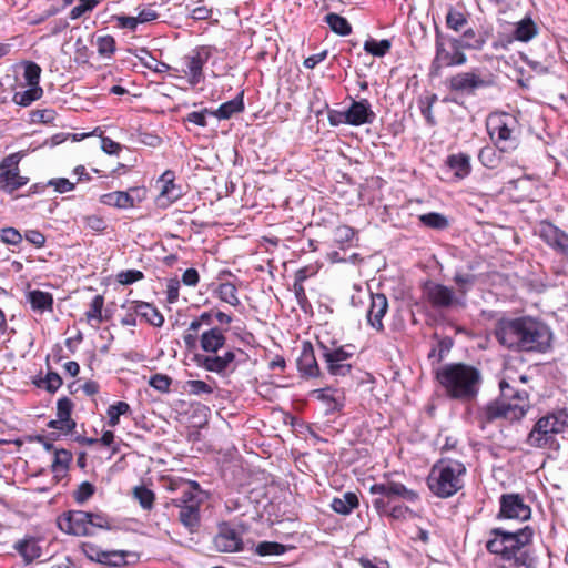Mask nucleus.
<instances>
[{
	"mask_svg": "<svg viewBox=\"0 0 568 568\" xmlns=\"http://www.w3.org/2000/svg\"><path fill=\"white\" fill-rule=\"evenodd\" d=\"M97 49L101 55H109L115 51V41L111 36L99 37Z\"/></svg>",
	"mask_w": 568,
	"mask_h": 568,
	"instance_id": "57",
	"label": "nucleus"
},
{
	"mask_svg": "<svg viewBox=\"0 0 568 568\" xmlns=\"http://www.w3.org/2000/svg\"><path fill=\"white\" fill-rule=\"evenodd\" d=\"M27 301L30 303L33 311L43 313L45 311H52L53 308V296L49 292L40 290H33L28 292Z\"/></svg>",
	"mask_w": 568,
	"mask_h": 568,
	"instance_id": "29",
	"label": "nucleus"
},
{
	"mask_svg": "<svg viewBox=\"0 0 568 568\" xmlns=\"http://www.w3.org/2000/svg\"><path fill=\"white\" fill-rule=\"evenodd\" d=\"M72 460V455L70 452L65 449H59L54 453V459L52 463V471L57 477H63L69 468V465Z\"/></svg>",
	"mask_w": 568,
	"mask_h": 568,
	"instance_id": "37",
	"label": "nucleus"
},
{
	"mask_svg": "<svg viewBox=\"0 0 568 568\" xmlns=\"http://www.w3.org/2000/svg\"><path fill=\"white\" fill-rule=\"evenodd\" d=\"M371 493L374 495H381L379 498H387L388 500L386 503H392L396 499H402L409 503H415L418 500V494L415 490L407 488L402 483L390 479L374 484L371 487Z\"/></svg>",
	"mask_w": 568,
	"mask_h": 568,
	"instance_id": "16",
	"label": "nucleus"
},
{
	"mask_svg": "<svg viewBox=\"0 0 568 568\" xmlns=\"http://www.w3.org/2000/svg\"><path fill=\"white\" fill-rule=\"evenodd\" d=\"M214 546L221 552H234L242 550L243 541L241 535L234 528L223 525L214 537Z\"/></svg>",
	"mask_w": 568,
	"mask_h": 568,
	"instance_id": "22",
	"label": "nucleus"
},
{
	"mask_svg": "<svg viewBox=\"0 0 568 568\" xmlns=\"http://www.w3.org/2000/svg\"><path fill=\"white\" fill-rule=\"evenodd\" d=\"M184 390L190 395L200 396L203 394L211 395L213 393V387L210 386L204 381L200 379H190L184 385Z\"/></svg>",
	"mask_w": 568,
	"mask_h": 568,
	"instance_id": "48",
	"label": "nucleus"
},
{
	"mask_svg": "<svg viewBox=\"0 0 568 568\" xmlns=\"http://www.w3.org/2000/svg\"><path fill=\"white\" fill-rule=\"evenodd\" d=\"M59 528L73 536H92L90 531L89 513L83 510H71L64 514L58 521Z\"/></svg>",
	"mask_w": 568,
	"mask_h": 568,
	"instance_id": "17",
	"label": "nucleus"
},
{
	"mask_svg": "<svg viewBox=\"0 0 568 568\" xmlns=\"http://www.w3.org/2000/svg\"><path fill=\"white\" fill-rule=\"evenodd\" d=\"M62 385V378L58 373L49 372L45 377L37 382L39 388H43L49 393H55Z\"/></svg>",
	"mask_w": 568,
	"mask_h": 568,
	"instance_id": "46",
	"label": "nucleus"
},
{
	"mask_svg": "<svg viewBox=\"0 0 568 568\" xmlns=\"http://www.w3.org/2000/svg\"><path fill=\"white\" fill-rule=\"evenodd\" d=\"M568 426V415L564 412L548 414L537 420L528 434L527 442L537 448H552L557 445L556 436Z\"/></svg>",
	"mask_w": 568,
	"mask_h": 568,
	"instance_id": "8",
	"label": "nucleus"
},
{
	"mask_svg": "<svg viewBox=\"0 0 568 568\" xmlns=\"http://www.w3.org/2000/svg\"><path fill=\"white\" fill-rule=\"evenodd\" d=\"M16 549L27 561H32L41 556V547L34 538L19 541Z\"/></svg>",
	"mask_w": 568,
	"mask_h": 568,
	"instance_id": "33",
	"label": "nucleus"
},
{
	"mask_svg": "<svg viewBox=\"0 0 568 568\" xmlns=\"http://www.w3.org/2000/svg\"><path fill=\"white\" fill-rule=\"evenodd\" d=\"M244 109L242 97H237L227 102L222 103L211 115L222 120L230 119L233 114L241 112Z\"/></svg>",
	"mask_w": 568,
	"mask_h": 568,
	"instance_id": "32",
	"label": "nucleus"
},
{
	"mask_svg": "<svg viewBox=\"0 0 568 568\" xmlns=\"http://www.w3.org/2000/svg\"><path fill=\"white\" fill-rule=\"evenodd\" d=\"M94 486L89 481L81 483L74 493L75 500L78 503H84L94 494Z\"/></svg>",
	"mask_w": 568,
	"mask_h": 568,
	"instance_id": "61",
	"label": "nucleus"
},
{
	"mask_svg": "<svg viewBox=\"0 0 568 568\" xmlns=\"http://www.w3.org/2000/svg\"><path fill=\"white\" fill-rule=\"evenodd\" d=\"M497 420V402H490L479 414V423L481 429L486 430L487 426Z\"/></svg>",
	"mask_w": 568,
	"mask_h": 568,
	"instance_id": "49",
	"label": "nucleus"
},
{
	"mask_svg": "<svg viewBox=\"0 0 568 568\" xmlns=\"http://www.w3.org/2000/svg\"><path fill=\"white\" fill-rule=\"evenodd\" d=\"M446 164L459 180L470 173V158L467 154H452L447 158Z\"/></svg>",
	"mask_w": 568,
	"mask_h": 568,
	"instance_id": "30",
	"label": "nucleus"
},
{
	"mask_svg": "<svg viewBox=\"0 0 568 568\" xmlns=\"http://www.w3.org/2000/svg\"><path fill=\"white\" fill-rule=\"evenodd\" d=\"M520 129L517 119L509 113H499V141L508 143L499 151L515 150L518 146Z\"/></svg>",
	"mask_w": 568,
	"mask_h": 568,
	"instance_id": "19",
	"label": "nucleus"
},
{
	"mask_svg": "<svg viewBox=\"0 0 568 568\" xmlns=\"http://www.w3.org/2000/svg\"><path fill=\"white\" fill-rule=\"evenodd\" d=\"M419 221L423 225L435 230H444L448 226L447 217L437 212L422 214Z\"/></svg>",
	"mask_w": 568,
	"mask_h": 568,
	"instance_id": "44",
	"label": "nucleus"
},
{
	"mask_svg": "<svg viewBox=\"0 0 568 568\" xmlns=\"http://www.w3.org/2000/svg\"><path fill=\"white\" fill-rule=\"evenodd\" d=\"M104 306V297L102 295H95L89 306V310L84 313L87 322L92 326H97L103 322L102 310Z\"/></svg>",
	"mask_w": 568,
	"mask_h": 568,
	"instance_id": "34",
	"label": "nucleus"
},
{
	"mask_svg": "<svg viewBox=\"0 0 568 568\" xmlns=\"http://www.w3.org/2000/svg\"><path fill=\"white\" fill-rule=\"evenodd\" d=\"M373 505L377 510L387 513L394 519L405 518L408 513V508L403 505H394L390 507V503H386L384 498H376Z\"/></svg>",
	"mask_w": 568,
	"mask_h": 568,
	"instance_id": "39",
	"label": "nucleus"
},
{
	"mask_svg": "<svg viewBox=\"0 0 568 568\" xmlns=\"http://www.w3.org/2000/svg\"><path fill=\"white\" fill-rule=\"evenodd\" d=\"M487 83L473 72L458 73L448 80V87L454 91L470 92Z\"/></svg>",
	"mask_w": 568,
	"mask_h": 568,
	"instance_id": "25",
	"label": "nucleus"
},
{
	"mask_svg": "<svg viewBox=\"0 0 568 568\" xmlns=\"http://www.w3.org/2000/svg\"><path fill=\"white\" fill-rule=\"evenodd\" d=\"M534 530L525 526L516 531L499 527V568H519L529 560L528 546Z\"/></svg>",
	"mask_w": 568,
	"mask_h": 568,
	"instance_id": "4",
	"label": "nucleus"
},
{
	"mask_svg": "<svg viewBox=\"0 0 568 568\" xmlns=\"http://www.w3.org/2000/svg\"><path fill=\"white\" fill-rule=\"evenodd\" d=\"M129 555L131 554L124 550H104V552L101 555V564L112 567H120L126 564V557Z\"/></svg>",
	"mask_w": 568,
	"mask_h": 568,
	"instance_id": "45",
	"label": "nucleus"
},
{
	"mask_svg": "<svg viewBox=\"0 0 568 568\" xmlns=\"http://www.w3.org/2000/svg\"><path fill=\"white\" fill-rule=\"evenodd\" d=\"M427 301L437 308L464 307L465 302L455 294V291L446 285L427 283L425 285Z\"/></svg>",
	"mask_w": 568,
	"mask_h": 568,
	"instance_id": "15",
	"label": "nucleus"
},
{
	"mask_svg": "<svg viewBox=\"0 0 568 568\" xmlns=\"http://www.w3.org/2000/svg\"><path fill=\"white\" fill-rule=\"evenodd\" d=\"M146 197L145 187H131L128 191H114L102 194L100 202L104 205L128 210L142 203Z\"/></svg>",
	"mask_w": 568,
	"mask_h": 568,
	"instance_id": "14",
	"label": "nucleus"
},
{
	"mask_svg": "<svg viewBox=\"0 0 568 568\" xmlns=\"http://www.w3.org/2000/svg\"><path fill=\"white\" fill-rule=\"evenodd\" d=\"M130 410V405L126 402H116L115 404L110 405L106 410L109 426H118L120 423V416L126 415Z\"/></svg>",
	"mask_w": 568,
	"mask_h": 568,
	"instance_id": "43",
	"label": "nucleus"
},
{
	"mask_svg": "<svg viewBox=\"0 0 568 568\" xmlns=\"http://www.w3.org/2000/svg\"><path fill=\"white\" fill-rule=\"evenodd\" d=\"M526 375H519L518 379L505 376L499 382V390L501 399H499V418L510 422L520 420L527 413L529 407L528 395L525 390L516 388L518 382L525 383Z\"/></svg>",
	"mask_w": 568,
	"mask_h": 568,
	"instance_id": "7",
	"label": "nucleus"
},
{
	"mask_svg": "<svg viewBox=\"0 0 568 568\" xmlns=\"http://www.w3.org/2000/svg\"><path fill=\"white\" fill-rule=\"evenodd\" d=\"M209 59V52L205 49L194 51L192 54L183 58L182 72L187 75L191 85H196L203 80V67Z\"/></svg>",
	"mask_w": 568,
	"mask_h": 568,
	"instance_id": "18",
	"label": "nucleus"
},
{
	"mask_svg": "<svg viewBox=\"0 0 568 568\" xmlns=\"http://www.w3.org/2000/svg\"><path fill=\"white\" fill-rule=\"evenodd\" d=\"M538 28L529 17L516 21L499 19V44L505 45L514 40L528 42L537 36Z\"/></svg>",
	"mask_w": 568,
	"mask_h": 568,
	"instance_id": "9",
	"label": "nucleus"
},
{
	"mask_svg": "<svg viewBox=\"0 0 568 568\" xmlns=\"http://www.w3.org/2000/svg\"><path fill=\"white\" fill-rule=\"evenodd\" d=\"M256 552L260 556L281 555L284 552V546L277 542L263 541L257 545Z\"/></svg>",
	"mask_w": 568,
	"mask_h": 568,
	"instance_id": "56",
	"label": "nucleus"
},
{
	"mask_svg": "<svg viewBox=\"0 0 568 568\" xmlns=\"http://www.w3.org/2000/svg\"><path fill=\"white\" fill-rule=\"evenodd\" d=\"M446 24L452 30L460 31L467 24V19L463 12L450 9L446 16Z\"/></svg>",
	"mask_w": 568,
	"mask_h": 568,
	"instance_id": "50",
	"label": "nucleus"
},
{
	"mask_svg": "<svg viewBox=\"0 0 568 568\" xmlns=\"http://www.w3.org/2000/svg\"><path fill=\"white\" fill-rule=\"evenodd\" d=\"M371 305L367 312L368 324L378 332L384 329L383 318L388 310V301L384 294H369Z\"/></svg>",
	"mask_w": 568,
	"mask_h": 568,
	"instance_id": "23",
	"label": "nucleus"
},
{
	"mask_svg": "<svg viewBox=\"0 0 568 568\" xmlns=\"http://www.w3.org/2000/svg\"><path fill=\"white\" fill-rule=\"evenodd\" d=\"M55 113L53 110L50 109H43V110H36L31 113V121L32 122H39V123H50L54 120Z\"/></svg>",
	"mask_w": 568,
	"mask_h": 568,
	"instance_id": "62",
	"label": "nucleus"
},
{
	"mask_svg": "<svg viewBox=\"0 0 568 568\" xmlns=\"http://www.w3.org/2000/svg\"><path fill=\"white\" fill-rule=\"evenodd\" d=\"M171 382L172 379L168 375L155 374L150 377L149 385L161 393H166L170 389Z\"/></svg>",
	"mask_w": 568,
	"mask_h": 568,
	"instance_id": "55",
	"label": "nucleus"
},
{
	"mask_svg": "<svg viewBox=\"0 0 568 568\" xmlns=\"http://www.w3.org/2000/svg\"><path fill=\"white\" fill-rule=\"evenodd\" d=\"M143 273L138 270H126L118 274V282L123 285H129L143 278Z\"/></svg>",
	"mask_w": 568,
	"mask_h": 568,
	"instance_id": "59",
	"label": "nucleus"
},
{
	"mask_svg": "<svg viewBox=\"0 0 568 568\" xmlns=\"http://www.w3.org/2000/svg\"><path fill=\"white\" fill-rule=\"evenodd\" d=\"M90 520V531H94L95 528L99 529H111V523L106 515L102 513H89Z\"/></svg>",
	"mask_w": 568,
	"mask_h": 568,
	"instance_id": "53",
	"label": "nucleus"
},
{
	"mask_svg": "<svg viewBox=\"0 0 568 568\" xmlns=\"http://www.w3.org/2000/svg\"><path fill=\"white\" fill-rule=\"evenodd\" d=\"M347 116V124L359 126L363 124H371L374 122L376 114L372 110L371 103L366 99L359 101L353 100L349 108L345 110Z\"/></svg>",
	"mask_w": 568,
	"mask_h": 568,
	"instance_id": "21",
	"label": "nucleus"
},
{
	"mask_svg": "<svg viewBox=\"0 0 568 568\" xmlns=\"http://www.w3.org/2000/svg\"><path fill=\"white\" fill-rule=\"evenodd\" d=\"M468 37H474V30H466L460 39L449 38L445 39L444 36L437 30L436 31V55L432 63V68L435 71H439L442 68L463 65L466 63L467 58L463 52V49H481L485 44L484 39H476L469 41Z\"/></svg>",
	"mask_w": 568,
	"mask_h": 568,
	"instance_id": "5",
	"label": "nucleus"
},
{
	"mask_svg": "<svg viewBox=\"0 0 568 568\" xmlns=\"http://www.w3.org/2000/svg\"><path fill=\"white\" fill-rule=\"evenodd\" d=\"M132 310L135 315L145 320L146 323H149L155 327H161L164 323L163 315L158 311L156 307H154L153 305H151L149 303L134 302Z\"/></svg>",
	"mask_w": 568,
	"mask_h": 568,
	"instance_id": "28",
	"label": "nucleus"
},
{
	"mask_svg": "<svg viewBox=\"0 0 568 568\" xmlns=\"http://www.w3.org/2000/svg\"><path fill=\"white\" fill-rule=\"evenodd\" d=\"M466 467L454 459H440L432 468L427 484L430 491L440 497L448 498L464 486Z\"/></svg>",
	"mask_w": 568,
	"mask_h": 568,
	"instance_id": "6",
	"label": "nucleus"
},
{
	"mask_svg": "<svg viewBox=\"0 0 568 568\" xmlns=\"http://www.w3.org/2000/svg\"><path fill=\"white\" fill-rule=\"evenodd\" d=\"M226 337L220 327H211L204 331L200 336V346L206 354H196L194 361L196 365L207 372L225 377L233 373L237 365L235 363L236 354L241 349H227L222 355L217 352L224 347Z\"/></svg>",
	"mask_w": 568,
	"mask_h": 568,
	"instance_id": "2",
	"label": "nucleus"
},
{
	"mask_svg": "<svg viewBox=\"0 0 568 568\" xmlns=\"http://www.w3.org/2000/svg\"><path fill=\"white\" fill-rule=\"evenodd\" d=\"M22 155L13 153L0 163V190L12 193L28 183V178L19 174V162Z\"/></svg>",
	"mask_w": 568,
	"mask_h": 568,
	"instance_id": "13",
	"label": "nucleus"
},
{
	"mask_svg": "<svg viewBox=\"0 0 568 568\" xmlns=\"http://www.w3.org/2000/svg\"><path fill=\"white\" fill-rule=\"evenodd\" d=\"M216 294L221 301L230 304L231 306L237 307L241 305V301L237 296V288L233 283H221L216 288Z\"/></svg>",
	"mask_w": 568,
	"mask_h": 568,
	"instance_id": "36",
	"label": "nucleus"
},
{
	"mask_svg": "<svg viewBox=\"0 0 568 568\" xmlns=\"http://www.w3.org/2000/svg\"><path fill=\"white\" fill-rule=\"evenodd\" d=\"M163 485L169 491H181V496L179 498H185L186 496L202 490L199 483L194 480H186L178 476L166 477L163 480Z\"/></svg>",
	"mask_w": 568,
	"mask_h": 568,
	"instance_id": "27",
	"label": "nucleus"
},
{
	"mask_svg": "<svg viewBox=\"0 0 568 568\" xmlns=\"http://www.w3.org/2000/svg\"><path fill=\"white\" fill-rule=\"evenodd\" d=\"M24 239L33 244L36 247H43L45 244V236L38 230H28L24 233Z\"/></svg>",
	"mask_w": 568,
	"mask_h": 568,
	"instance_id": "64",
	"label": "nucleus"
},
{
	"mask_svg": "<svg viewBox=\"0 0 568 568\" xmlns=\"http://www.w3.org/2000/svg\"><path fill=\"white\" fill-rule=\"evenodd\" d=\"M326 23L329 26L332 31L339 36H348L352 32L349 22L337 13H328L325 17Z\"/></svg>",
	"mask_w": 568,
	"mask_h": 568,
	"instance_id": "41",
	"label": "nucleus"
},
{
	"mask_svg": "<svg viewBox=\"0 0 568 568\" xmlns=\"http://www.w3.org/2000/svg\"><path fill=\"white\" fill-rule=\"evenodd\" d=\"M41 74V68L34 62H27L24 64V80L29 87H40L39 80Z\"/></svg>",
	"mask_w": 568,
	"mask_h": 568,
	"instance_id": "51",
	"label": "nucleus"
},
{
	"mask_svg": "<svg viewBox=\"0 0 568 568\" xmlns=\"http://www.w3.org/2000/svg\"><path fill=\"white\" fill-rule=\"evenodd\" d=\"M530 518L531 507L524 495L509 493L499 497V519L525 523Z\"/></svg>",
	"mask_w": 568,
	"mask_h": 568,
	"instance_id": "11",
	"label": "nucleus"
},
{
	"mask_svg": "<svg viewBox=\"0 0 568 568\" xmlns=\"http://www.w3.org/2000/svg\"><path fill=\"white\" fill-rule=\"evenodd\" d=\"M358 497L355 493H345L342 497H335L332 503V509L341 515H349L358 507Z\"/></svg>",
	"mask_w": 568,
	"mask_h": 568,
	"instance_id": "31",
	"label": "nucleus"
},
{
	"mask_svg": "<svg viewBox=\"0 0 568 568\" xmlns=\"http://www.w3.org/2000/svg\"><path fill=\"white\" fill-rule=\"evenodd\" d=\"M478 158L483 165L487 168L494 169L497 165V158L494 146L483 148Z\"/></svg>",
	"mask_w": 568,
	"mask_h": 568,
	"instance_id": "58",
	"label": "nucleus"
},
{
	"mask_svg": "<svg viewBox=\"0 0 568 568\" xmlns=\"http://www.w3.org/2000/svg\"><path fill=\"white\" fill-rule=\"evenodd\" d=\"M392 48V42L388 39L375 40L368 39L364 42V50L374 55L382 58L384 57Z\"/></svg>",
	"mask_w": 568,
	"mask_h": 568,
	"instance_id": "42",
	"label": "nucleus"
},
{
	"mask_svg": "<svg viewBox=\"0 0 568 568\" xmlns=\"http://www.w3.org/2000/svg\"><path fill=\"white\" fill-rule=\"evenodd\" d=\"M539 234L548 245L568 256V234L551 223H541Z\"/></svg>",
	"mask_w": 568,
	"mask_h": 568,
	"instance_id": "24",
	"label": "nucleus"
},
{
	"mask_svg": "<svg viewBox=\"0 0 568 568\" xmlns=\"http://www.w3.org/2000/svg\"><path fill=\"white\" fill-rule=\"evenodd\" d=\"M551 343L552 332L541 321L529 316L499 318V344L510 349L546 353Z\"/></svg>",
	"mask_w": 568,
	"mask_h": 568,
	"instance_id": "1",
	"label": "nucleus"
},
{
	"mask_svg": "<svg viewBox=\"0 0 568 568\" xmlns=\"http://www.w3.org/2000/svg\"><path fill=\"white\" fill-rule=\"evenodd\" d=\"M175 174L171 170H166L159 179L161 190L158 195L156 202L159 206L166 207L182 196V191L179 185L174 183Z\"/></svg>",
	"mask_w": 568,
	"mask_h": 568,
	"instance_id": "20",
	"label": "nucleus"
},
{
	"mask_svg": "<svg viewBox=\"0 0 568 568\" xmlns=\"http://www.w3.org/2000/svg\"><path fill=\"white\" fill-rule=\"evenodd\" d=\"M453 280L457 286V291L455 292V294L458 297H462L463 301L466 303V294L475 284V275L456 272Z\"/></svg>",
	"mask_w": 568,
	"mask_h": 568,
	"instance_id": "38",
	"label": "nucleus"
},
{
	"mask_svg": "<svg viewBox=\"0 0 568 568\" xmlns=\"http://www.w3.org/2000/svg\"><path fill=\"white\" fill-rule=\"evenodd\" d=\"M43 94L41 87H29L28 90L16 92L13 94V102L21 106H28L33 101L40 99Z\"/></svg>",
	"mask_w": 568,
	"mask_h": 568,
	"instance_id": "40",
	"label": "nucleus"
},
{
	"mask_svg": "<svg viewBox=\"0 0 568 568\" xmlns=\"http://www.w3.org/2000/svg\"><path fill=\"white\" fill-rule=\"evenodd\" d=\"M354 230L347 225H341L335 230V241L339 244H348L354 239Z\"/></svg>",
	"mask_w": 568,
	"mask_h": 568,
	"instance_id": "60",
	"label": "nucleus"
},
{
	"mask_svg": "<svg viewBox=\"0 0 568 568\" xmlns=\"http://www.w3.org/2000/svg\"><path fill=\"white\" fill-rule=\"evenodd\" d=\"M436 379L449 398L470 400L478 393L481 376L474 366L457 363L438 368Z\"/></svg>",
	"mask_w": 568,
	"mask_h": 568,
	"instance_id": "3",
	"label": "nucleus"
},
{
	"mask_svg": "<svg viewBox=\"0 0 568 568\" xmlns=\"http://www.w3.org/2000/svg\"><path fill=\"white\" fill-rule=\"evenodd\" d=\"M321 355L326 363L327 371L334 376H346L352 368L348 359L354 355L351 345L328 347L320 343Z\"/></svg>",
	"mask_w": 568,
	"mask_h": 568,
	"instance_id": "10",
	"label": "nucleus"
},
{
	"mask_svg": "<svg viewBox=\"0 0 568 568\" xmlns=\"http://www.w3.org/2000/svg\"><path fill=\"white\" fill-rule=\"evenodd\" d=\"M81 3L73 7L70 11V19L75 20L81 18L85 12L92 11L97 4L98 0H80Z\"/></svg>",
	"mask_w": 568,
	"mask_h": 568,
	"instance_id": "54",
	"label": "nucleus"
},
{
	"mask_svg": "<svg viewBox=\"0 0 568 568\" xmlns=\"http://www.w3.org/2000/svg\"><path fill=\"white\" fill-rule=\"evenodd\" d=\"M84 225L95 232H102L106 227L105 221L99 215L85 216Z\"/></svg>",
	"mask_w": 568,
	"mask_h": 568,
	"instance_id": "63",
	"label": "nucleus"
},
{
	"mask_svg": "<svg viewBox=\"0 0 568 568\" xmlns=\"http://www.w3.org/2000/svg\"><path fill=\"white\" fill-rule=\"evenodd\" d=\"M204 499V491L200 490L185 498H173L171 504L180 508L179 519L190 532L200 526V506Z\"/></svg>",
	"mask_w": 568,
	"mask_h": 568,
	"instance_id": "12",
	"label": "nucleus"
},
{
	"mask_svg": "<svg viewBox=\"0 0 568 568\" xmlns=\"http://www.w3.org/2000/svg\"><path fill=\"white\" fill-rule=\"evenodd\" d=\"M133 495L142 508L151 509L153 507L155 495L151 489L144 486H138L134 488Z\"/></svg>",
	"mask_w": 568,
	"mask_h": 568,
	"instance_id": "47",
	"label": "nucleus"
},
{
	"mask_svg": "<svg viewBox=\"0 0 568 568\" xmlns=\"http://www.w3.org/2000/svg\"><path fill=\"white\" fill-rule=\"evenodd\" d=\"M23 236L14 227L0 229V240L8 245H19Z\"/></svg>",
	"mask_w": 568,
	"mask_h": 568,
	"instance_id": "52",
	"label": "nucleus"
},
{
	"mask_svg": "<svg viewBox=\"0 0 568 568\" xmlns=\"http://www.w3.org/2000/svg\"><path fill=\"white\" fill-rule=\"evenodd\" d=\"M298 371L307 377H315L320 373L317 361L310 343L303 345L301 355L297 358Z\"/></svg>",
	"mask_w": 568,
	"mask_h": 568,
	"instance_id": "26",
	"label": "nucleus"
},
{
	"mask_svg": "<svg viewBox=\"0 0 568 568\" xmlns=\"http://www.w3.org/2000/svg\"><path fill=\"white\" fill-rule=\"evenodd\" d=\"M73 404L68 397H62L57 403V417L64 422L67 432L75 428V422L71 418Z\"/></svg>",
	"mask_w": 568,
	"mask_h": 568,
	"instance_id": "35",
	"label": "nucleus"
}]
</instances>
